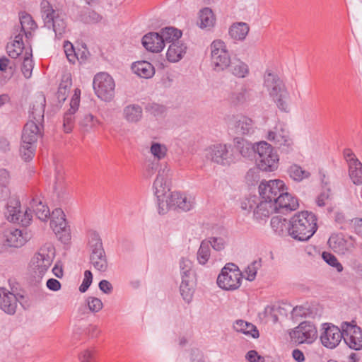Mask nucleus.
Segmentation results:
<instances>
[{
    "instance_id": "11",
    "label": "nucleus",
    "mask_w": 362,
    "mask_h": 362,
    "mask_svg": "<svg viewBox=\"0 0 362 362\" xmlns=\"http://www.w3.org/2000/svg\"><path fill=\"white\" fill-rule=\"evenodd\" d=\"M89 245L90 248V262L94 268L105 272L108 268V263L102 240L99 234L92 232L90 235Z\"/></svg>"
},
{
    "instance_id": "48",
    "label": "nucleus",
    "mask_w": 362,
    "mask_h": 362,
    "mask_svg": "<svg viewBox=\"0 0 362 362\" xmlns=\"http://www.w3.org/2000/svg\"><path fill=\"white\" fill-rule=\"evenodd\" d=\"M210 257L209 243L207 240H203L197 252V260L199 264H205Z\"/></svg>"
},
{
    "instance_id": "42",
    "label": "nucleus",
    "mask_w": 362,
    "mask_h": 362,
    "mask_svg": "<svg viewBox=\"0 0 362 362\" xmlns=\"http://www.w3.org/2000/svg\"><path fill=\"white\" fill-rule=\"evenodd\" d=\"M349 175L354 185H362V163L361 161L352 162L351 166L349 167Z\"/></svg>"
},
{
    "instance_id": "58",
    "label": "nucleus",
    "mask_w": 362,
    "mask_h": 362,
    "mask_svg": "<svg viewBox=\"0 0 362 362\" xmlns=\"http://www.w3.org/2000/svg\"><path fill=\"white\" fill-rule=\"evenodd\" d=\"M93 281V274L90 270H86L84 272V279L82 281V284L79 286V291L81 293H85Z\"/></svg>"
},
{
    "instance_id": "49",
    "label": "nucleus",
    "mask_w": 362,
    "mask_h": 362,
    "mask_svg": "<svg viewBox=\"0 0 362 362\" xmlns=\"http://www.w3.org/2000/svg\"><path fill=\"white\" fill-rule=\"evenodd\" d=\"M32 50L30 49V52H26L25 55L24 57V60L22 64L21 71L23 76L26 78H30L32 75V71L33 69V62L32 59Z\"/></svg>"
},
{
    "instance_id": "7",
    "label": "nucleus",
    "mask_w": 362,
    "mask_h": 362,
    "mask_svg": "<svg viewBox=\"0 0 362 362\" xmlns=\"http://www.w3.org/2000/svg\"><path fill=\"white\" fill-rule=\"evenodd\" d=\"M255 156L257 168L265 172H272L277 169L279 156L273 147L266 141H260L256 144Z\"/></svg>"
},
{
    "instance_id": "27",
    "label": "nucleus",
    "mask_w": 362,
    "mask_h": 362,
    "mask_svg": "<svg viewBox=\"0 0 362 362\" xmlns=\"http://www.w3.org/2000/svg\"><path fill=\"white\" fill-rule=\"evenodd\" d=\"M14 30V40L7 44L6 52L10 57L16 59L22 54L25 48V45L23 40V34L18 33V28Z\"/></svg>"
},
{
    "instance_id": "57",
    "label": "nucleus",
    "mask_w": 362,
    "mask_h": 362,
    "mask_svg": "<svg viewBox=\"0 0 362 362\" xmlns=\"http://www.w3.org/2000/svg\"><path fill=\"white\" fill-rule=\"evenodd\" d=\"M145 110L154 116L161 115L165 110V106L157 103H148Z\"/></svg>"
},
{
    "instance_id": "64",
    "label": "nucleus",
    "mask_w": 362,
    "mask_h": 362,
    "mask_svg": "<svg viewBox=\"0 0 362 362\" xmlns=\"http://www.w3.org/2000/svg\"><path fill=\"white\" fill-rule=\"evenodd\" d=\"M47 287L53 291H57L61 288V283L56 279H49L46 283Z\"/></svg>"
},
{
    "instance_id": "10",
    "label": "nucleus",
    "mask_w": 362,
    "mask_h": 362,
    "mask_svg": "<svg viewBox=\"0 0 362 362\" xmlns=\"http://www.w3.org/2000/svg\"><path fill=\"white\" fill-rule=\"evenodd\" d=\"M242 273L233 263H228L221 269L217 278L218 286L226 291L238 289L241 284Z\"/></svg>"
},
{
    "instance_id": "29",
    "label": "nucleus",
    "mask_w": 362,
    "mask_h": 362,
    "mask_svg": "<svg viewBox=\"0 0 362 362\" xmlns=\"http://www.w3.org/2000/svg\"><path fill=\"white\" fill-rule=\"evenodd\" d=\"M187 45L182 41L173 42L168 49L166 57L168 61L172 63L178 62L186 54Z\"/></svg>"
},
{
    "instance_id": "35",
    "label": "nucleus",
    "mask_w": 362,
    "mask_h": 362,
    "mask_svg": "<svg viewBox=\"0 0 362 362\" xmlns=\"http://www.w3.org/2000/svg\"><path fill=\"white\" fill-rule=\"evenodd\" d=\"M291 305L282 303L279 305H267L264 309V313L273 318L274 322L278 321V315L286 316Z\"/></svg>"
},
{
    "instance_id": "8",
    "label": "nucleus",
    "mask_w": 362,
    "mask_h": 362,
    "mask_svg": "<svg viewBox=\"0 0 362 362\" xmlns=\"http://www.w3.org/2000/svg\"><path fill=\"white\" fill-rule=\"evenodd\" d=\"M267 182L268 185H271L272 182H274V184L281 182L282 184L281 186L278 184L279 192L276 193V196L274 195V198H272L276 213L287 214L298 208L299 204L298 199L286 192L287 189L282 180H273ZM272 196H273V194H272Z\"/></svg>"
},
{
    "instance_id": "50",
    "label": "nucleus",
    "mask_w": 362,
    "mask_h": 362,
    "mask_svg": "<svg viewBox=\"0 0 362 362\" xmlns=\"http://www.w3.org/2000/svg\"><path fill=\"white\" fill-rule=\"evenodd\" d=\"M322 257L329 266L336 268L338 272H342L343 266L333 254L328 252H323L322 253Z\"/></svg>"
},
{
    "instance_id": "30",
    "label": "nucleus",
    "mask_w": 362,
    "mask_h": 362,
    "mask_svg": "<svg viewBox=\"0 0 362 362\" xmlns=\"http://www.w3.org/2000/svg\"><path fill=\"white\" fill-rule=\"evenodd\" d=\"M133 71L144 78H150L155 74L154 66L147 61H138L132 66Z\"/></svg>"
},
{
    "instance_id": "18",
    "label": "nucleus",
    "mask_w": 362,
    "mask_h": 362,
    "mask_svg": "<svg viewBox=\"0 0 362 362\" xmlns=\"http://www.w3.org/2000/svg\"><path fill=\"white\" fill-rule=\"evenodd\" d=\"M322 329L320 340L327 348H335L340 343L341 339H344V332L341 327L340 329L331 323H324Z\"/></svg>"
},
{
    "instance_id": "19",
    "label": "nucleus",
    "mask_w": 362,
    "mask_h": 362,
    "mask_svg": "<svg viewBox=\"0 0 362 362\" xmlns=\"http://www.w3.org/2000/svg\"><path fill=\"white\" fill-rule=\"evenodd\" d=\"M267 138L278 146L281 152L288 153L293 150V140L290 138L288 132L283 128L279 129L276 127L274 131H269Z\"/></svg>"
},
{
    "instance_id": "51",
    "label": "nucleus",
    "mask_w": 362,
    "mask_h": 362,
    "mask_svg": "<svg viewBox=\"0 0 362 362\" xmlns=\"http://www.w3.org/2000/svg\"><path fill=\"white\" fill-rule=\"evenodd\" d=\"M262 266V259H259V260H255L251 264H250L245 269V273L247 274L246 279L249 281H252L255 280L257 272L258 269Z\"/></svg>"
},
{
    "instance_id": "43",
    "label": "nucleus",
    "mask_w": 362,
    "mask_h": 362,
    "mask_svg": "<svg viewBox=\"0 0 362 362\" xmlns=\"http://www.w3.org/2000/svg\"><path fill=\"white\" fill-rule=\"evenodd\" d=\"M10 182L9 172L4 169H0V199H6L9 194L8 185Z\"/></svg>"
},
{
    "instance_id": "2",
    "label": "nucleus",
    "mask_w": 362,
    "mask_h": 362,
    "mask_svg": "<svg viewBox=\"0 0 362 362\" xmlns=\"http://www.w3.org/2000/svg\"><path fill=\"white\" fill-rule=\"evenodd\" d=\"M317 216L308 211L294 215L289 221L288 234L298 241L308 240L317 231Z\"/></svg>"
},
{
    "instance_id": "28",
    "label": "nucleus",
    "mask_w": 362,
    "mask_h": 362,
    "mask_svg": "<svg viewBox=\"0 0 362 362\" xmlns=\"http://www.w3.org/2000/svg\"><path fill=\"white\" fill-rule=\"evenodd\" d=\"M234 147L244 158H250L256 155V146L242 137L233 139Z\"/></svg>"
},
{
    "instance_id": "12",
    "label": "nucleus",
    "mask_w": 362,
    "mask_h": 362,
    "mask_svg": "<svg viewBox=\"0 0 362 362\" xmlns=\"http://www.w3.org/2000/svg\"><path fill=\"white\" fill-rule=\"evenodd\" d=\"M210 49L213 69L218 72L227 69L231 59L225 42L221 40H214L210 45Z\"/></svg>"
},
{
    "instance_id": "14",
    "label": "nucleus",
    "mask_w": 362,
    "mask_h": 362,
    "mask_svg": "<svg viewBox=\"0 0 362 362\" xmlns=\"http://www.w3.org/2000/svg\"><path fill=\"white\" fill-rule=\"evenodd\" d=\"M5 216L9 221L18 223L23 227L28 226L33 218L31 209L28 208L23 213L21 210L19 199L13 197L9 199L6 204Z\"/></svg>"
},
{
    "instance_id": "32",
    "label": "nucleus",
    "mask_w": 362,
    "mask_h": 362,
    "mask_svg": "<svg viewBox=\"0 0 362 362\" xmlns=\"http://www.w3.org/2000/svg\"><path fill=\"white\" fill-rule=\"evenodd\" d=\"M233 328L238 332L243 333L254 339H257L259 336L256 326L243 320H236L233 325Z\"/></svg>"
},
{
    "instance_id": "1",
    "label": "nucleus",
    "mask_w": 362,
    "mask_h": 362,
    "mask_svg": "<svg viewBox=\"0 0 362 362\" xmlns=\"http://www.w3.org/2000/svg\"><path fill=\"white\" fill-rule=\"evenodd\" d=\"M172 173L170 169L165 165L161 168L158 173L156 179L153 182V189L158 205L160 214H164L168 209L174 210L180 209L183 211H188L193 207V202L188 199L187 197L178 192H170V180Z\"/></svg>"
},
{
    "instance_id": "5",
    "label": "nucleus",
    "mask_w": 362,
    "mask_h": 362,
    "mask_svg": "<svg viewBox=\"0 0 362 362\" xmlns=\"http://www.w3.org/2000/svg\"><path fill=\"white\" fill-rule=\"evenodd\" d=\"M40 12L45 27L52 29L56 37L62 38L67 26L64 16L58 10L54 9L52 4L47 0L41 1Z\"/></svg>"
},
{
    "instance_id": "13",
    "label": "nucleus",
    "mask_w": 362,
    "mask_h": 362,
    "mask_svg": "<svg viewBox=\"0 0 362 362\" xmlns=\"http://www.w3.org/2000/svg\"><path fill=\"white\" fill-rule=\"evenodd\" d=\"M93 86L96 95L102 100L109 102L113 99L115 83L108 74H97L93 78Z\"/></svg>"
},
{
    "instance_id": "45",
    "label": "nucleus",
    "mask_w": 362,
    "mask_h": 362,
    "mask_svg": "<svg viewBox=\"0 0 362 362\" xmlns=\"http://www.w3.org/2000/svg\"><path fill=\"white\" fill-rule=\"evenodd\" d=\"M288 173L293 180L300 182L304 178L310 177V173L308 171L304 170L302 168L296 164H293L288 169Z\"/></svg>"
},
{
    "instance_id": "53",
    "label": "nucleus",
    "mask_w": 362,
    "mask_h": 362,
    "mask_svg": "<svg viewBox=\"0 0 362 362\" xmlns=\"http://www.w3.org/2000/svg\"><path fill=\"white\" fill-rule=\"evenodd\" d=\"M167 152V148L165 145L157 142H153L151 146V153L155 158L158 160L163 158Z\"/></svg>"
},
{
    "instance_id": "24",
    "label": "nucleus",
    "mask_w": 362,
    "mask_h": 362,
    "mask_svg": "<svg viewBox=\"0 0 362 362\" xmlns=\"http://www.w3.org/2000/svg\"><path fill=\"white\" fill-rule=\"evenodd\" d=\"M18 298L13 293L0 288V308L8 315L16 311Z\"/></svg>"
},
{
    "instance_id": "15",
    "label": "nucleus",
    "mask_w": 362,
    "mask_h": 362,
    "mask_svg": "<svg viewBox=\"0 0 362 362\" xmlns=\"http://www.w3.org/2000/svg\"><path fill=\"white\" fill-rule=\"evenodd\" d=\"M289 334L291 339L296 344H312L317 337V331L313 323L304 321L300 322Z\"/></svg>"
},
{
    "instance_id": "17",
    "label": "nucleus",
    "mask_w": 362,
    "mask_h": 362,
    "mask_svg": "<svg viewBox=\"0 0 362 362\" xmlns=\"http://www.w3.org/2000/svg\"><path fill=\"white\" fill-rule=\"evenodd\" d=\"M341 327L344 332V341L351 349L361 350L362 349V329L357 326L355 321L351 322H344Z\"/></svg>"
},
{
    "instance_id": "3",
    "label": "nucleus",
    "mask_w": 362,
    "mask_h": 362,
    "mask_svg": "<svg viewBox=\"0 0 362 362\" xmlns=\"http://www.w3.org/2000/svg\"><path fill=\"white\" fill-rule=\"evenodd\" d=\"M278 184L282 185L281 182L274 184L272 182L271 185H268L267 181L263 180L259 185V193L262 201L254 210V217L257 221L266 220L272 214L276 212L272 199L274 196H272V194L276 196V193L279 192Z\"/></svg>"
},
{
    "instance_id": "16",
    "label": "nucleus",
    "mask_w": 362,
    "mask_h": 362,
    "mask_svg": "<svg viewBox=\"0 0 362 362\" xmlns=\"http://www.w3.org/2000/svg\"><path fill=\"white\" fill-rule=\"evenodd\" d=\"M50 226L63 243H66L71 238L70 228L67 225L65 214L62 209H55L52 215Z\"/></svg>"
},
{
    "instance_id": "23",
    "label": "nucleus",
    "mask_w": 362,
    "mask_h": 362,
    "mask_svg": "<svg viewBox=\"0 0 362 362\" xmlns=\"http://www.w3.org/2000/svg\"><path fill=\"white\" fill-rule=\"evenodd\" d=\"M45 104L46 98L44 95L40 94L36 96L35 101L30 107L29 121L36 122L37 124L42 126L44 122Z\"/></svg>"
},
{
    "instance_id": "6",
    "label": "nucleus",
    "mask_w": 362,
    "mask_h": 362,
    "mask_svg": "<svg viewBox=\"0 0 362 362\" xmlns=\"http://www.w3.org/2000/svg\"><path fill=\"white\" fill-rule=\"evenodd\" d=\"M40 124L36 122L28 121L24 126L21 136L20 153L25 161L33 159L36 151V142L41 135Z\"/></svg>"
},
{
    "instance_id": "40",
    "label": "nucleus",
    "mask_w": 362,
    "mask_h": 362,
    "mask_svg": "<svg viewBox=\"0 0 362 362\" xmlns=\"http://www.w3.org/2000/svg\"><path fill=\"white\" fill-rule=\"evenodd\" d=\"M227 69H229L233 75L238 78H245L249 73L248 66L240 59L231 61Z\"/></svg>"
},
{
    "instance_id": "25",
    "label": "nucleus",
    "mask_w": 362,
    "mask_h": 362,
    "mask_svg": "<svg viewBox=\"0 0 362 362\" xmlns=\"http://www.w3.org/2000/svg\"><path fill=\"white\" fill-rule=\"evenodd\" d=\"M143 46L148 52L158 53L164 48L163 41L160 40L158 33L151 32L146 34L141 40Z\"/></svg>"
},
{
    "instance_id": "22",
    "label": "nucleus",
    "mask_w": 362,
    "mask_h": 362,
    "mask_svg": "<svg viewBox=\"0 0 362 362\" xmlns=\"http://www.w3.org/2000/svg\"><path fill=\"white\" fill-rule=\"evenodd\" d=\"M327 243L334 252L341 255L346 254L354 247L353 243L345 239L344 234L341 233L332 234Z\"/></svg>"
},
{
    "instance_id": "59",
    "label": "nucleus",
    "mask_w": 362,
    "mask_h": 362,
    "mask_svg": "<svg viewBox=\"0 0 362 362\" xmlns=\"http://www.w3.org/2000/svg\"><path fill=\"white\" fill-rule=\"evenodd\" d=\"M207 242L209 243V246L211 245L216 251H221L225 247L226 242L220 237H212Z\"/></svg>"
},
{
    "instance_id": "34",
    "label": "nucleus",
    "mask_w": 362,
    "mask_h": 362,
    "mask_svg": "<svg viewBox=\"0 0 362 362\" xmlns=\"http://www.w3.org/2000/svg\"><path fill=\"white\" fill-rule=\"evenodd\" d=\"M235 133L238 135H250L254 132L253 122L247 117L243 116L234 124Z\"/></svg>"
},
{
    "instance_id": "52",
    "label": "nucleus",
    "mask_w": 362,
    "mask_h": 362,
    "mask_svg": "<svg viewBox=\"0 0 362 362\" xmlns=\"http://www.w3.org/2000/svg\"><path fill=\"white\" fill-rule=\"evenodd\" d=\"M76 112H71V111H66L63 117V127H64V131L66 133H70L75 124V115Z\"/></svg>"
},
{
    "instance_id": "55",
    "label": "nucleus",
    "mask_w": 362,
    "mask_h": 362,
    "mask_svg": "<svg viewBox=\"0 0 362 362\" xmlns=\"http://www.w3.org/2000/svg\"><path fill=\"white\" fill-rule=\"evenodd\" d=\"M64 49L69 62L71 64H75L76 58L78 57V54L75 51L73 45L70 42L66 41L64 44Z\"/></svg>"
},
{
    "instance_id": "41",
    "label": "nucleus",
    "mask_w": 362,
    "mask_h": 362,
    "mask_svg": "<svg viewBox=\"0 0 362 362\" xmlns=\"http://www.w3.org/2000/svg\"><path fill=\"white\" fill-rule=\"evenodd\" d=\"M21 29L18 33H25L26 30H35L37 28V25L33 20L31 15L26 12H21L19 14Z\"/></svg>"
},
{
    "instance_id": "26",
    "label": "nucleus",
    "mask_w": 362,
    "mask_h": 362,
    "mask_svg": "<svg viewBox=\"0 0 362 362\" xmlns=\"http://www.w3.org/2000/svg\"><path fill=\"white\" fill-rule=\"evenodd\" d=\"M52 262V257L45 249H40L33 259V264L35 267L34 269L37 270L40 274H44L50 267Z\"/></svg>"
},
{
    "instance_id": "61",
    "label": "nucleus",
    "mask_w": 362,
    "mask_h": 362,
    "mask_svg": "<svg viewBox=\"0 0 362 362\" xmlns=\"http://www.w3.org/2000/svg\"><path fill=\"white\" fill-rule=\"evenodd\" d=\"M81 362H95V351L93 350H85L78 356Z\"/></svg>"
},
{
    "instance_id": "39",
    "label": "nucleus",
    "mask_w": 362,
    "mask_h": 362,
    "mask_svg": "<svg viewBox=\"0 0 362 362\" xmlns=\"http://www.w3.org/2000/svg\"><path fill=\"white\" fill-rule=\"evenodd\" d=\"M71 85L72 80L71 76L64 75L56 93V97L59 104H62L66 100Z\"/></svg>"
},
{
    "instance_id": "63",
    "label": "nucleus",
    "mask_w": 362,
    "mask_h": 362,
    "mask_svg": "<svg viewBox=\"0 0 362 362\" xmlns=\"http://www.w3.org/2000/svg\"><path fill=\"white\" fill-rule=\"evenodd\" d=\"M98 287L101 291L105 294H110L113 291L112 284L107 280H101L98 284Z\"/></svg>"
},
{
    "instance_id": "37",
    "label": "nucleus",
    "mask_w": 362,
    "mask_h": 362,
    "mask_svg": "<svg viewBox=\"0 0 362 362\" xmlns=\"http://www.w3.org/2000/svg\"><path fill=\"white\" fill-rule=\"evenodd\" d=\"M123 116L129 122H138L142 117V108L137 104L129 105L124 108Z\"/></svg>"
},
{
    "instance_id": "60",
    "label": "nucleus",
    "mask_w": 362,
    "mask_h": 362,
    "mask_svg": "<svg viewBox=\"0 0 362 362\" xmlns=\"http://www.w3.org/2000/svg\"><path fill=\"white\" fill-rule=\"evenodd\" d=\"M180 274L184 273H189L194 272L192 269V262L185 257H182L180 260Z\"/></svg>"
},
{
    "instance_id": "54",
    "label": "nucleus",
    "mask_w": 362,
    "mask_h": 362,
    "mask_svg": "<svg viewBox=\"0 0 362 362\" xmlns=\"http://www.w3.org/2000/svg\"><path fill=\"white\" fill-rule=\"evenodd\" d=\"M103 17L101 15L98 13L93 10H87L82 15L83 21L86 23H96L102 20Z\"/></svg>"
},
{
    "instance_id": "46",
    "label": "nucleus",
    "mask_w": 362,
    "mask_h": 362,
    "mask_svg": "<svg viewBox=\"0 0 362 362\" xmlns=\"http://www.w3.org/2000/svg\"><path fill=\"white\" fill-rule=\"evenodd\" d=\"M251 89L243 86L239 91L235 92L231 96L233 103L238 105L243 104L251 98Z\"/></svg>"
},
{
    "instance_id": "38",
    "label": "nucleus",
    "mask_w": 362,
    "mask_h": 362,
    "mask_svg": "<svg viewBox=\"0 0 362 362\" xmlns=\"http://www.w3.org/2000/svg\"><path fill=\"white\" fill-rule=\"evenodd\" d=\"M249 30L250 27L247 23L243 22L235 23L229 28V35L233 39L243 40Z\"/></svg>"
},
{
    "instance_id": "36",
    "label": "nucleus",
    "mask_w": 362,
    "mask_h": 362,
    "mask_svg": "<svg viewBox=\"0 0 362 362\" xmlns=\"http://www.w3.org/2000/svg\"><path fill=\"white\" fill-rule=\"evenodd\" d=\"M160 40L163 41V46L165 43H173V42H177L182 37L181 30L173 27H165L162 28L158 33Z\"/></svg>"
},
{
    "instance_id": "20",
    "label": "nucleus",
    "mask_w": 362,
    "mask_h": 362,
    "mask_svg": "<svg viewBox=\"0 0 362 362\" xmlns=\"http://www.w3.org/2000/svg\"><path fill=\"white\" fill-rule=\"evenodd\" d=\"M4 245L8 247H21L28 240V234L22 230L11 228L5 230L3 234Z\"/></svg>"
},
{
    "instance_id": "33",
    "label": "nucleus",
    "mask_w": 362,
    "mask_h": 362,
    "mask_svg": "<svg viewBox=\"0 0 362 362\" xmlns=\"http://www.w3.org/2000/svg\"><path fill=\"white\" fill-rule=\"evenodd\" d=\"M77 117L80 129L84 133L89 132L98 122V119L90 113L80 112Z\"/></svg>"
},
{
    "instance_id": "44",
    "label": "nucleus",
    "mask_w": 362,
    "mask_h": 362,
    "mask_svg": "<svg viewBox=\"0 0 362 362\" xmlns=\"http://www.w3.org/2000/svg\"><path fill=\"white\" fill-rule=\"evenodd\" d=\"M200 28L212 27L214 24V16L211 8L206 7L200 11L199 13Z\"/></svg>"
},
{
    "instance_id": "31",
    "label": "nucleus",
    "mask_w": 362,
    "mask_h": 362,
    "mask_svg": "<svg viewBox=\"0 0 362 362\" xmlns=\"http://www.w3.org/2000/svg\"><path fill=\"white\" fill-rule=\"evenodd\" d=\"M30 205L33 211L40 220L45 221L50 216V212L48 206L44 204L39 197H33Z\"/></svg>"
},
{
    "instance_id": "4",
    "label": "nucleus",
    "mask_w": 362,
    "mask_h": 362,
    "mask_svg": "<svg viewBox=\"0 0 362 362\" xmlns=\"http://www.w3.org/2000/svg\"><path fill=\"white\" fill-rule=\"evenodd\" d=\"M264 86L269 91V95L273 98L277 107L282 111L288 112L287 100L289 93L278 75L270 70H267L264 76Z\"/></svg>"
},
{
    "instance_id": "9",
    "label": "nucleus",
    "mask_w": 362,
    "mask_h": 362,
    "mask_svg": "<svg viewBox=\"0 0 362 362\" xmlns=\"http://www.w3.org/2000/svg\"><path fill=\"white\" fill-rule=\"evenodd\" d=\"M231 144H216L206 149V158L211 162L222 166H229L237 160Z\"/></svg>"
},
{
    "instance_id": "47",
    "label": "nucleus",
    "mask_w": 362,
    "mask_h": 362,
    "mask_svg": "<svg viewBox=\"0 0 362 362\" xmlns=\"http://www.w3.org/2000/svg\"><path fill=\"white\" fill-rule=\"evenodd\" d=\"M271 226L276 233L281 235L285 230H288L289 223H287V220L285 218L277 216L272 217L271 219Z\"/></svg>"
},
{
    "instance_id": "56",
    "label": "nucleus",
    "mask_w": 362,
    "mask_h": 362,
    "mask_svg": "<svg viewBox=\"0 0 362 362\" xmlns=\"http://www.w3.org/2000/svg\"><path fill=\"white\" fill-rule=\"evenodd\" d=\"M87 303L89 310L93 313L99 312L103 307L101 300L96 297H88Z\"/></svg>"
},
{
    "instance_id": "62",
    "label": "nucleus",
    "mask_w": 362,
    "mask_h": 362,
    "mask_svg": "<svg viewBox=\"0 0 362 362\" xmlns=\"http://www.w3.org/2000/svg\"><path fill=\"white\" fill-rule=\"evenodd\" d=\"M245 358L248 362H264V358L257 353L255 350L249 351L246 355Z\"/></svg>"
},
{
    "instance_id": "21",
    "label": "nucleus",
    "mask_w": 362,
    "mask_h": 362,
    "mask_svg": "<svg viewBox=\"0 0 362 362\" xmlns=\"http://www.w3.org/2000/svg\"><path fill=\"white\" fill-rule=\"evenodd\" d=\"M182 281L180 286V294L187 303H189L194 292L196 285L195 272L181 274Z\"/></svg>"
}]
</instances>
